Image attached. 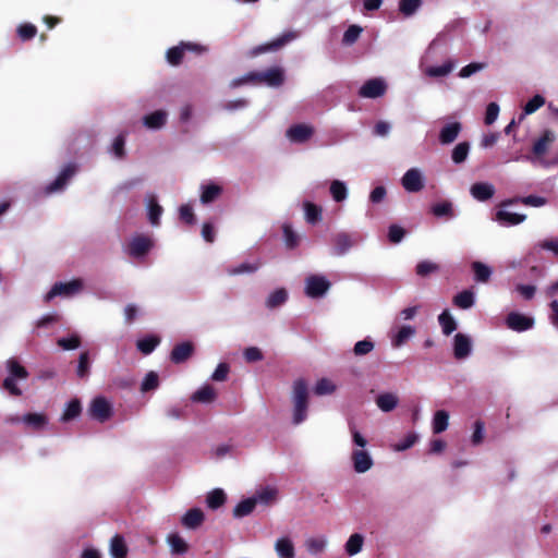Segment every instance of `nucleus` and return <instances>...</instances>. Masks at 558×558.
<instances>
[{
    "label": "nucleus",
    "instance_id": "obj_1",
    "mask_svg": "<svg viewBox=\"0 0 558 558\" xmlns=\"http://www.w3.org/2000/svg\"><path fill=\"white\" fill-rule=\"evenodd\" d=\"M284 82V72L279 66H272L265 71H251L245 75L234 78L230 83L231 88H238L245 84L267 85L270 87H279Z\"/></svg>",
    "mask_w": 558,
    "mask_h": 558
},
{
    "label": "nucleus",
    "instance_id": "obj_2",
    "mask_svg": "<svg viewBox=\"0 0 558 558\" xmlns=\"http://www.w3.org/2000/svg\"><path fill=\"white\" fill-rule=\"evenodd\" d=\"M308 390L304 379H298L293 384V424L299 425L306 420L308 408Z\"/></svg>",
    "mask_w": 558,
    "mask_h": 558
},
{
    "label": "nucleus",
    "instance_id": "obj_3",
    "mask_svg": "<svg viewBox=\"0 0 558 558\" xmlns=\"http://www.w3.org/2000/svg\"><path fill=\"white\" fill-rule=\"evenodd\" d=\"M554 142H534L531 154L525 156L534 165L548 167L558 163V148L553 146Z\"/></svg>",
    "mask_w": 558,
    "mask_h": 558
},
{
    "label": "nucleus",
    "instance_id": "obj_4",
    "mask_svg": "<svg viewBox=\"0 0 558 558\" xmlns=\"http://www.w3.org/2000/svg\"><path fill=\"white\" fill-rule=\"evenodd\" d=\"M7 369L9 375L3 380V388L12 396L19 397L22 395V391L16 386V379H26L28 377V372L15 359H9L7 361Z\"/></svg>",
    "mask_w": 558,
    "mask_h": 558
},
{
    "label": "nucleus",
    "instance_id": "obj_5",
    "mask_svg": "<svg viewBox=\"0 0 558 558\" xmlns=\"http://www.w3.org/2000/svg\"><path fill=\"white\" fill-rule=\"evenodd\" d=\"M84 288L82 279H73L69 282H56L45 295V301L50 302L56 296L71 298L78 294Z\"/></svg>",
    "mask_w": 558,
    "mask_h": 558
},
{
    "label": "nucleus",
    "instance_id": "obj_6",
    "mask_svg": "<svg viewBox=\"0 0 558 558\" xmlns=\"http://www.w3.org/2000/svg\"><path fill=\"white\" fill-rule=\"evenodd\" d=\"M296 37H298V34L295 32H292V31L287 32V33L282 34L281 36H279L278 38H276L267 44L254 47L250 51L248 54H250V57L254 58L262 53L277 51V50L281 49L282 47H284L290 41L294 40Z\"/></svg>",
    "mask_w": 558,
    "mask_h": 558
},
{
    "label": "nucleus",
    "instance_id": "obj_7",
    "mask_svg": "<svg viewBox=\"0 0 558 558\" xmlns=\"http://www.w3.org/2000/svg\"><path fill=\"white\" fill-rule=\"evenodd\" d=\"M88 414L92 418L104 423L112 415L111 403L102 396L94 398L88 407Z\"/></svg>",
    "mask_w": 558,
    "mask_h": 558
},
{
    "label": "nucleus",
    "instance_id": "obj_8",
    "mask_svg": "<svg viewBox=\"0 0 558 558\" xmlns=\"http://www.w3.org/2000/svg\"><path fill=\"white\" fill-rule=\"evenodd\" d=\"M329 288V280L322 275H311L305 280V294L312 299L322 298Z\"/></svg>",
    "mask_w": 558,
    "mask_h": 558
},
{
    "label": "nucleus",
    "instance_id": "obj_9",
    "mask_svg": "<svg viewBox=\"0 0 558 558\" xmlns=\"http://www.w3.org/2000/svg\"><path fill=\"white\" fill-rule=\"evenodd\" d=\"M401 184L407 192L417 193L425 186V177L418 168H411L403 174Z\"/></svg>",
    "mask_w": 558,
    "mask_h": 558
},
{
    "label": "nucleus",
    "instance_id": "obj_10",
    "mask_svg": "<svg viewBox=\"0 0 558 558\" xmlns=\"http://www.w3.org/2000/svg\"><path fill=\"white\" fill-rule=\"evenodd\" d=\"M76 173V166L74 163L66 165L59 175L56 178L54 181H52L50 184H48L45 187V193L47 195L61 192L65 189L69 181L73 178V175Z\"/></svg>",
    "mask_w": 558,
    "mask_h": 558
},
{
    "label": "nucleus",
    "instance_id": "obj_11",
    "mask_svg": "<svg viewBox=\"0 0 558 558\" xmlns=\"http://www.w3.org/2000/svg\"><path fill=\"white\" fill-rule=\"evenodd\" d=\"M387 90L386 82L380 77L367 80L360 88L359 95L363 98L375 99L385 95Z\"/></svg>",
    "mask_w": 558,
    "mask_h": 558
},
{
    "label": "nucleus",
    "instance_id": "obj_12",
    "mask_svg": "<svg viewBox=\"0 0 558 558\" xmlns=\"http://www.w3.org/2000/svg\"><path fill=\"white\" fill-rule=\"evenodd\" d=\"M351 462L353 470L360 474L366 473L374 465L372 454L366 449H353L351 453Z\"/></svg>",
    "mask_w": 558,
    "mask_h": 558
},
{
    "label": "nucleus",
    "instance_id": "obj_13",
    "mask_svg": "<svg viewBox=\"0 0 558 558\" xmlns=\"http://www.w3.org/2000/svg\"><path fill=\"white\" fill-rule=\"evenodd\" d=\"M453 356L457 360H465L472 353V339L469 335L458 332L453 337Z\"/></svg>",
    "mask_w": 558,
    "mask_h": 558
},
{
    "label": "nucleus",
    "instance_id": "obj_14",
    "mask_svg": "<svg viewBox=\"0 0 558 558\" xmlns=\"http://www.w3.org/2000/svg\"><path fill=\"white\" fill-rule=\"evenodd\" d=\"M333 247L331 254L335 256L345 255L355 244V239L347 232H339L332 238Z\"/></svg>",
    "mask_w": 558,
    "mask_h": 558
},
{
    "label": "nucleus",
    "instance_id": "obj_15",
    "mask_svg": "<svg viewBox=\"0 0 558 558\" xmlns=\"http://www.w3.org/2000/svg\"><path fill=\"white\" fill-rule=\"evenodd\" d=\"M506 324L511 330L522 332L533 327L534 319L523 314L511 312L507 316Z\"/></svg>",
    "mask_w": 558,
    "mask_h": 558
},
{
    "label": "nucleus",
    "instance_id": "obj_16",
    "mask_svg": "<svg viewBox=\"0 0 558 558\" xmlns=\"http://www.w3.org/2000/svg\"><path fill=\"white\" fill-rule=\"evenodd\" d=\"M153 247V240L146 235L134 236L129 244V254L133 257H143Z\"/></svg>",
    "mask_w": 558,
    "mask_h": 558
},
{
    "label": "nucleus",
    "instance_id": "obj_17",
    "mask_svg": "<svg viewBox=\"0 0 558 558\" xmlns=\"http://www.w3.org/2000/svg\"><path fill=\"white\" fill-rule=\"evenodd\" d=\"M494 219L499 225L504 227H509L523 222L526 219V216L523 214L511 213L509 210L500 208L499 210H497Z\"/></svg>",
    "mask_w": 558,
    "mask_h": 558
},
{
    "label": "nucleus",
    "instance_id": "obj_18",
    "mask_svg": "<svg viewBox=\"0 0 558 558\" xmlns=\"http://www.w3.org/2000/svg\"><path fill=\"white\" fill-rule=\"evenodd\" d=\"M377 408L385 413L393 411L399 404V397L395 392H381L376 399Z\"/></svg>",
    "mask_w": 558,
    "mask_h": 558
},
{
    "label": "nucleus",
    "instance_id": "obj_19",
    "mask_svg": "<svg viewBox=\"0 0 558 558\" xmlns=\"http://www.w3.org/2000/svg\"><path fill=\"white\" fill-rule=\"evenodd\" d=\"M471 195L478 202H485L495 194V186L487 182L474 183L470 189Z\"/></svg>",
    "mask_w": 558,
    "mask_h": 558
},
{
    "label": "nucleus",
    "instance_id": "obj_20",
    "mask_svg": "<svg viewBox=\"0 0 558 558\" xmlns=\"http://www.w3.org/2000/svg\"><path fill=\"white\" fill-rule=\"evenodd\" d=\"M10 421L12 423L23 422L24 424L31 426L33 429L39 430L47 424V416L40 413H28L22 417H12Z\"/></svg>",
    "mask_w": 558,
    "mask_h": 558
},
{
    "label": "nucleus",
    "instance_id": "obj_21",
    "mask_svg": "<svg viewBox=\"0 0 558 558\" xmlns=\"http://www.w3.org/2000/svg\"><path fill=\"white\" fill-rule=\"evenodd\" d=\"M275 551L279 558H295V548L288 536L279 537L275 543Z\"/></svg>",
    "mask_w": 558,
    "mask_h": 558
},
{
    "label": "nucleus",
    "instance_id": "obj_22",
    "mask_svg": "<svg viewBox=\"0 0 558 558\" xmlns=\"http://www.w3.org/2000/svg\"><path fill=\"white\" fill-rule=\"evenodd\" d=\"M314 129L304 123L294 124L287 130L288 140H308L313 136Z\"/></svg>",
    "mask_w": 558,
    "mask_h": 558
},
{
    "label": "nucleus",
    "instance_id": "obj_23",
    "mask_svg": "<svg viewBox=\"0 0 558 558\" xmlns=\"http://www.w3.org/2000/svg\"><path fill=\"white\" fill-rule=\"evenodd\" d=\"M328 544V538L325 535L312 536L305 539L304 546L310 555L317 556L322 554Z\"/></svg>",
    "mask_w": 558,
    "mask_h": 558
},
{
    "label": "nucleus",
    "instance_id": "obj_24",
    "mask_svg": "<svg viewBox=\"0 0 558 558\" xmlns=\"http://www.w3.org/2000/svg\"><path fill=\"white\" fill-rule=\"evenodd\" d=\"M167 543L172 555H183L189 550V544L178 533H170L167 536Z\"/></svg>",
    "mask_w": 558,
    "mask_h": 558
},
{
    "label": "nucleus",
    "instance_id": "obj_25",
    "mask_svg": "<svg viewBox=\"0 0 558 558\" xmlns=\"http://www.w3.org/2000/svg\"><path fill=\"white\" fill-rule=\"evenodd\" d=\"M167 112L165 110H156L143 118V124L147 129L157 130L165 125Z\"/></svg>",
    "mask_w": 558,
    "mask_h": 558
},
{
    "label": "nucleus",
    "instance_id": "obj_26",
    "mask_svg": "<svg viewBox=\"0 0 558 558\" xmlns=\"http://www.w3.org/2000/svg\"><path fill=\"white\" fill-rule=\"evenodd\" d=\"M204 521V513L198 508L190 509L183 517H182V524L186 529H196Z\"/></svg>",
    "mask_w": 558,
    "mask_h": 558
},
{
    "label": "nucleus",
    "instance_id": "obj_27",
    "mask_svg": "<svg viewBox=\"0 0 558 558\" xmlns=\"http://www.w3.org/2000/svg\"><path fill=\"white\" fill-rule=\"evenodd\" d=\"M415 335V328L405 325L399 328V330L392 335L391 337V344L393 348H400L410 338H412Z\"/></svg>",
    "mask_w": 558,
    "mask_h": 558
},
{
    "label": "nucleus",
    "instance_id": "obj_28",
    "mask_svg": "<svg viewBox=\"0 0 558 558\" xmlns=\"http://www.w3.org/2000/svg\"><path fill=\"white\" fill-rule=\"evenodd\" d=\"M364 542L365 537L361 533L351 534L344 544L345 553L349 556H354L359 554L363 548Z\"/></svg>",
    "mask_w": 558,
    "mask_h": 558
},
{
    "label": "nucleus",
    "instance_id": "obj_29",
    "mask_svg": "<svg viewBox=\"0 0 558 558\" xmlns=\"http://www.w3.org/2000/svg\"><path fill=\"white\" fill-rule=\"evenodd\" d=\"M193 352V345L190 342H182L175 345L171 352V361L173 363H182L187 360Z\"/></svg>",
    "mask_w": 558,
    "mask_h": 558
},
{
    "label": "nucleus",
    "instance_id": "obj_30",
    "mask_svg": "<svg viewBox=\"0 0 558 558\" xmlns=\"http://www.w3.org/2000/svg\"><path fill=\"white\" fill-rule=\"evenodd\" d=\"M461 129H462V125L458 121L447 122L441 128L438 140H440V141L456 140L459 136Z\"/></svg>",
    "mask_w": 558,
    "mask_h": 558
},
{
    "label": "nucleus",
    "instance_id": "obj_31",
    "mask_svg": "<svg viewBox=\"0 0 558 558\" xmlns=\"http://www.w3.org/2000/svg\"><path fill=\"white\" fill-rule=\"evenodd\" d=\"M471 267L474 272L475 281L486 283L490 279L493 269L486 264L476 260L472 263Z\"/></svg>",
    "mask_w": 558,
    "mask_h": 558
},
{
    "label": "nucleus",
    "instance_id": "obj_32",
    "mask_svg": "<svg viewBox=\"0 0 558 558\" xmlns=\"http://www.w3.org/2000/svg\"><path fill=\"white\" fill-rule=\"evenodd\" d=\"M449 426V413L445 410H438L435 412L432 428L434 434H440L445 432Z\"/></svg>",
    "mask_w": 558,
    "mask_h": 558
},
{
    "label": "nucleus",
    "instance_id": "obj_33",
    "mask_svg": "<svg viewBox=\"0 0 558 558\" xmlns=\"http://www.w3.org/2000/svg\"><path fill=\"white\" fill-rule=\"evenodd\" d=\"M475 303V294L471 290H463L453 298V304L461 310H469Z\"/></svg>",
    "mask_w": 558,
    "mask_h": 558
},
{
    "label": "nucleus",
    "instance_id": "obj_34",
    "mask_svg": "<svg viewBox=\"0 0 558 558\" xmlns=\"http://www.w3.org/2000/svg\"><path fill=\"white\" fill-rule=\"evenodd\" d=\"M128 554V547L124 538L121 535H114L110 541V555L113 558H125Z\"/></svg>",
    "mask_w": 558,
    "mask_h": 558
},
{
    "label": "nucleus",
    "instance_id": "obj_35",
    "mask_svg": "<svg viewBox=\"0 0 558 558\" xmlns=\"http://www.w3.org/2000/svg\"><path fill=\"white\" fill-rule=\"evenodd\" d=\"M545 104V98L541 95L533 96L524 106L523 111L518 116V122H522L526 114L538 110Z\"/></svg>",
    "mask_w": 558,
    "mask_h": 558
},
{
    "label": "nucleus",
    "instance_id": "obj_36",
    "mask_svg": "<svg viewBox=\"0 0 558 558\" xmlns=\"http://www.w3.org/2000/svg\"><path fill=\"white\" fill-rule=\"evenodd\" d=\"M438 323L444 335L449 336L457 329V322L448 310L438 316Z\"/></svg>",
    "mask_w": 558,
    "mask_h": 558
},
{
    "label": "nucleus",
    "instance_id": "obj_37",
    "mask_svg": "<svg viewBox=\"0 0 558 558\" xmlns=\"http://www.w3.org/2000/svg\"><path fill=\"white\" fill-rule=\"evenodd\" d=\"M215 398H216V391L209 385L203 386L202 388H199L192 395V400L194 402H201V403L213 402L215 400Z\"/></svg>",
    "mask_w": 558,
    "mask_h": 558
},
{
    "label": "nucleus",
    "instance_id": "obj_38",
    "mask_svg": "<svg viewBox=\"0 0 558 558\" xmlns=\"http://www.w3.org/2000/svg\"><path fill=\"white\" fill-rule=\"evenodd\" d=\"M184 58V48L182 43L179 45L171 47L166 52V60L172 66H178L182 63Z\"/></svg>",
    "mask_w": 558,
    "mask_h": 558
},
{
    "label": "nucleus",
    "instance_id": "obj_39",
    "mask_svg": "<svg viewBox=\"0 0 558 558\" xmlns=\"http://www.w3.org/2000/svg\"><path fill=\"white\" fill-rule=\"evenodd\" d=\"M148 219L153 226L159 225L162 207L157 203L154 195L147 198Z\"/></svg>",
    "mask_w": 558,
    "mask_h": 558
},
{
    "label": "nucleus",
    "instance_id": "obj_40",
    "mask_svg": "<svg viewBox=\"0 0 558 558\" xmlns=\"http://www.w3.org/2000/svg\"><path fill=\"white\" fill-rule=\"evenodd\" d=\"M257 499L253 497L240 501L233 509V515L235 518H243L248 515L255 508Z\"/></svg>",
    "mask_w": 558,
    "mask_h": 558
},
{
    "label": "nucleus",
    "instance_id": "obj_41",
    "mask_svg": "<svg viewBox=\"0 0 558 558\" xmlns=\"http://www.w3.org/2000/svg\"><path fill=\"white\" fill-rule=\"evenodd\" d=\"M330 194L335 202H343L348 197V187L343 181L333 180L330 184Z\"/></svg>",
    "mask_w": 558,
    "mask_h": 558
},
{
    "label": "nucleus",
    "instance_id": "obj_42",
    "mask_svg": "<svg viewBox=\"0 0 558 558\" xmlns=\"http://www.w3.org/2000/svg\"><path fill=\"white\" fill-rule=\"evenodd\" d=\"M222 192V189L217 184H208L202 186L201 202L209 204L214 202Z\"/></svg>",
    "mask_w": 558,
    "mask_h": 558
},
{
    "label": "nucleus",
    "instance_id": "obj_43",
    "mask_svg": "<svg viewBox=\"0 0 558 558\" xmlns=\"http://www.w3.org/2000/svg\"><path fill=\"white\" fill-rule=\"evenodd\" d=\"M82 412V404L78 399H72L65 407L61 421L69 422L77 417Z\"/></svg>",
    "mask_w": 558,
    "mask_h": 558
},
{
    "label": "nucleus",
    "instance_id": "obj_44",
    "mask_svg": "<svg viewBox=\"0 0 558 558\" xmlns=\"http://www.w3.org/2000/svg\"><path fill=\"white\" fill-rule=\"evenodd\" d=\"M226 501V494L222 489L216 488L207 495L206 504L208 508L216 510Z\"/></svg>",
    "mask_w": 558,
    "mask_h": 558
},
{
    "label": "nucleus",
    "instance_id": "obj_45",
    "mask_svg": "<svg viewBox=\"0 0 558 558\" xmlns=\"http://www.w3.org/2000/svg\"><path fill=\"white\" fill-rule=\"evenodd\" d=\"M305 219L308 223H316L322 219V208L312 202H304Z\"/></svg>",
    "mask_w": 558,
    "mask_h": 558
},
{
    "label": "nucleus",
    "instance_id": "obj_46",
    "mask_svg": "<svg viewBox=\"0 0 558 558\" xmlns=\"http://www.w3.org/2000/svg\"><path fill=\"white\" fill-rule=\"evenodd\" d=\"M288 299V293L284 289H278L269 294L266 300V306L268 308H276L282 305Z\"/></svg>",
    "mask_w": 558,
    "mask_h": 558
},
{
    "label": "nucleus",
    "instance_id": "obj_47",
    "mask_svg": "<svg viewBox=\"0 0 558 558\" xmlns=\"http://www.w3.org/2000/svg\"><path fill=\"white\" fill-rule=\"evenodd\" d=\"M260 267L259 262L254 263H242L236 267H230L227 269V272L231 276L242 275V274H253Z\"/></svg>",
    "mask_w": 558,
    "mask_h": 558
},
{
    "label": "nucleus",
    "instance_id": "obj_48",
    "mask_svg": "<svg viewBox=\"0 0 558 558\" xmlns=\"http://www.w3.org/2000/svg\"><path fill=\"white\" fill-rule=\"evenodd\" d=\"M375 348L374 341L367 337L363 340L357 341L353 347V353L356 356H363L371 353Z\"/></svg>",
    "mask_w": 558,
    "mask_h": 558
},
{
    "label": "nucleus",
    "instance_id": "obj_49",
    "mask_svg": "<svg viewBox=\"0 0 558 558\" xmlns=\"http://www.w3.org/2000/svg\"><path fill=\"white\" fill-rule=\"evenodd\" d=\"M16 33L22 41H27L37 35V27L32 23H24L19 25Z\"/></svg>",
    "mask_w": 558,
    "mask_h": 558
},
{
    "label": "nucleus",
    "instance_id": "obj_50",
    "mask_svg": "<svg viewBox=\"0 0 558 558\" xmlns=\"http://www.w3.org/2000/svg\"><path fill=\"white\" fill-rule=\"evenodd\" d=\"M159 344V338L149 336L137 341V349L144 354H150Z\"/></svg>",
    "mask_w": 558,
    "mask_h": 558
},
{
    "label": "nucleus",
    "instance_id": "obj_51",
    "mask_svg": "<svg viewBox=\"0 0 558 558\" xmlns=\"http://www.w3.org/2000/svg\"><path fill=\"white\" fill-rule=\"evenodd\" d=\"M336 391V385L328 378L319 379L314 388V392L317 396L331 395Z\"/></svg>",
    "mask_w": 558,
    "mask_h": 558
},
{
    "label": "nucleus",
    "instance_id": "obj_52",
    "mask_svg": "<svg viewBox=\"0 0 558 558\" xmlns=\"http://www.w3.org/2000/svg\"><path fill=\"white\" fill-rule=\"evenodd\" d=\"M469 151H470V147H469L468 142H460L452 150V155H451L452 161L454 163L463 162L466 159Z\"/></svg>",
    "mask_w": 558,
    "mask_h": 558
},
{
    "label": "nucleus",
    "instance_id": "obj_53",
    "mask_svg": "<svg viewBox=\"0 0 558 558\" xmlns=\"http://www.w3.org/2000/svg\"><path fill=\"white\" fill-rule=\"evenodd\" d=\"M362 31L359 25H350L343 34L342 43L347 46L353 45L359 39Z\"/></svg>",
    "mask_w": 558,
    "mask_h": 558
},
{
    "label": "nucleus",
    "instance_id": "obj_54",
    "mask_svg": "<svg viewBox=\"0 0 558 558\" xmlns=\"http://www.w3.org/2000/svg\"><path fill=\"white\" fill-rule=\"evenodd\" d=\"M418 440V435L416 433H409L402 440L395 444L392 446L395 451H404L414 446V444Z\"/></svg>",
    "mask_w": 558,
    "mask_h": 558
},
{
    "label": "nucleus",
    "instance_id": "obj_55",
    "mask_svg": "<svg viewBox=\"0 0 558 558\" xmlns=\"http://www.w3.org/2000/svg\"><path fill=\"white\" fill-rule=\"evenodd\" d=\"M421 4L422 0H400L399 10L403 15L410 16L415 13Z\"/></svg>",
    "mask_w": 558,
    "mask_h": 558
},
{
    "label": "nucleus",
    "instance_id": "obj_56",
    "mask_svg": "<svg viewBox=\"0 0 558 558\" xmlns=\"http://www.w3.org/2000/svg\"><path fill=\"white\" fill-rule=\"evenodd\" d=\"M277 489L272 487H265L258 490L254 498L257 499V502L269 504L276 499Z\"/></svg>",
    "mask_w": 558,
    "mask_h": 558
},
{
    "label": "nucleus",
    "instance_id": "obj_57",
    "mask_svg": "<svg viewBox=\"0 0 558 558\" xmlns=\"http://www.w3.org/2000/svg\"><path fill=\"white\" fill-rule=\"evenodd\" d=\"M76 375L80 378H86L89 375V357L88 352H82L78 357Z\"/></svg>",
    "mask_w": 558,
    "mask_h": 558
},
{
    "label": "nucleus",
    "instance_id": "obj_58",
    "mask_svg": "<svg viewBox=\"0 0 558 558\" xmlns=\"http://www.w3.org/2000/svg\"><path fill=\"white\" fill-rule=\"evenodd\" d=\"M432 213L436 217H444V216L452 217L453 216L452 204L447 201L437 203L432 206Z\"/></svg>",
    "mask_w": 558,
    "mask_h": 558
},
{
    "label": "nucleus",
    "instance_id": "obj_59",
    "mask_svg": "<svg viewBox=\"0 0 558 558\" xmlns=\"http://www.w3.org/2000/svg\"><path fill=\"white\" fill-rule=\"evenodd\" d=\"M438 270L439 266L436 263L429 260H422L416 265V274L421 277H426Z\"/></svg>",
    "mask_w": 558,
    "mask_h": 558
},
{
    "label": "nucleus",
    "instance_id": "obj_60",
    "mask_svg": "<svg viewBox=\"0 0 558 558\" xmlns=\"http://www.w3.org/2000/svg\"><path fill=\"white\" fill-rule=\"evenodd\" d=\"M350 434L352 437V442L356 447L355 449H365L367 445L366 438L359 432L355 424H349Z\"/></svg>",
    "mask_w": 558,
    "mask_h": 558
},
{
    "label": "nucleus",
    "instance_id": "obj_61",
    "mask_svg": "<svg viewBox=\"0 0 558 558\" xmlns=\"http://www.w3.org/2000/svg\"><path fill=\"white\" fill-rule=\"evenodd\" d=\"M453 69L451 62H446L441 65L430 66L427 70V74L433 77H441L448 75Z\"/></svg>",
    "mask_w": 558,
    "mask_h": 558
},
{
    "label": "nucleus",
    "instance_id": "obj_62",
    "mask_svg": "<svg viewBox=\"0 0 558 558\" xmlns=\"http://www.w3.org/2000/svg\"><path fill=\"white\" fill-rule=\"evenodd\" d=\"M159 386L158 375L155 372H149L142 381L141 390L143 392L154 390Z\"/></svg>",
    "mask_w": 558,
    "mask_h": 558
},
{
    "label": "nucleus",
    "instance_id": "obj_63",
    "mask_svg": "<svg viewBox=\"0 0 558 558\" xmlns=\"http://www.w3.org/2000/svg\"><path fill=\"white\" fill-rule=\"evenodd\" d=\"M57 343L63 350H74L81 345V339L77 335H72L70 338H60Z\"/></svg>",
    "mask_w": 558,
    "mask_h": 558
},
{
    "label": "nucleus",
    "instance_id": "obj_64",
    "mask_svg": "<svg viewBox=\"0 0 558 558\" xmlns=\"http://www.w3.org/2000/svg\"><path fill=\"white\" fill-rule=\"evenodd\" d=\"M283 236L286 245L290 248H293L299 243V236L298 234L292 230L290 225L283 226Z\"/></svg>",
    "mask_w": 558,
    "mask_h": 558
}]
</instances>
